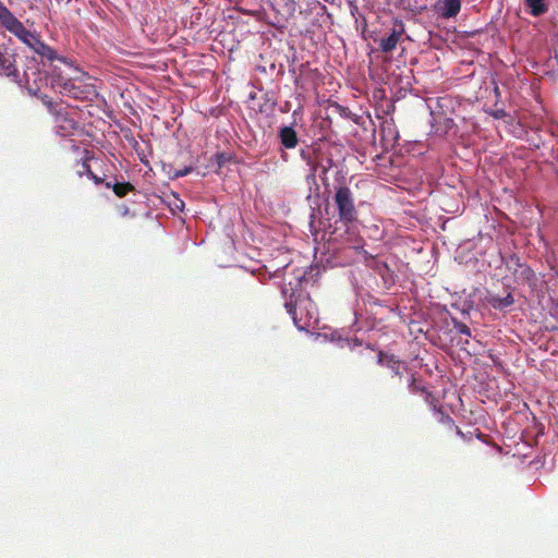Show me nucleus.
<instances>
[{
    "label": "nucleus",
    "mask_w": 558,
    "mask_h": 558,
    "mask_svg": "<svg viewBox=\"0 0 558 558\" xmlns=\"http://www.w3.org/2000/svg\"><path fill=\"white\" fill-rule=\"evenodd\" d=\"M68 69L76 75L64 73L58 65L52 70L50 83L54 90L81 101H90L97 97V88L87 73L81 72L72 63Z\"/></svg>",
    "instance_id": "1"
},
{
    "label": "nucleus",
    "mask_w": 558,
    "mask_h": 558,
    "mask_svg": "<svg viewBox=\"0 0 558 558\" xmlns=\"http://www.w3.org/2000/svg\"><path fill=\"white\" fill-rule=\"evenodd\" d=\"M502 263L506 269L512 274L513 280L519 286H529L531 289L537 287V277L535 271L518 254L510 253L502 256Z\"/></svg>",
    "instance_id": "2"
},
{
    "label": "nucleus",
    "mask_w": 558,
    "mask_h": 558,
    "mask_svg": "<svg viewBox=\"0 0 558 558\" xmlns=\"http://www.w3.org/2000/svg\"><path fill=\"white\" fill-rule=\"evenodd\" d=\"M386 371H389L391 374V380L396 383V385L400 387H405L407 389L413 391L415 378L414 374L411 373L409 365L405 361L398 359L395 354L390 353L386 350Z\"/></svg>",
    "instance_id": "3"
},
{
    "label": "nucleus",
    "mask_w": 558,
    "mask_h": 558,
    "mask_svg": "<svg viewBox=\"0 0 558 558\" xmlns=\"http://www.w3.org/2000/svg\"><path fill=\"white\" fill-rule=\"evenodd\" d=\"M339 220L348 225L356 219L357 211L354 205L352 191L345 186H339L333 196Z\"/></svg>",
    "instance_id": "4"
},
{
    "label": "nucleus",
    "mask_w": 558,
    "mask_h": 558,
    "mask_svg": "<svg viewBox=\"0 0 558 558\" xmlns=\"http://www.w3.org/2000/svg\"><path fill=\"white\" fill-rule=\"evenodd\" d=\"M462 8V0H437L432 5L434 14L441 20H452L458 16Z\"/></svg>",
    "instance_id": "5"
},
{
    "label": "nucleus",
    "mask_w": 558,
    "mask_h": 558,
    "mask_svg": "<svg viewBox=\"0 0 558 558\" xmlns=\"http://www.w3.org/2000/svg\"><path fill=\"white\" fill-rule=\"evenodd\" d=\"M25 87L33 96H38L43 84L47 83V75L36 68H27L24 72Z\"/></svg>",
    "instance_id": "6"
},
{
    "label": "nucleus",
    "mask_w": 558,
    "mask_h": 558,
    "mask_svg": "<svg viewBox=\"0 0 558 558\" xmlns=\"http://www.w3.org/2000/svg\"><path fill=\"white\" fill-rule=\"evenodd\" d=\"M32 49L41 58L47 59L48 61H58L65 65L66 68H71V62L65 58L60 57L54 49H52L49 45L41 41L40 37L37 38Z\"/></svg>",
    "instance_id": "7"
},
{
    "label": "nucleus",
    "mask_w": 558,
    "mask_h": 558,
    "mask_svg": "<svg viewBox=\"0 0 558 558\" xmlns=\"http://www.w3.org/2000/svg\"><path fill=\"white\" fill-rule=\"evenodd\" d=\"M390 114V107H386V154L389 150V142L391 141V150L393 155H400L401 148L400 146V136L399 131L397 130L396 125L393 123L389 122L388 116Z\"/></svg>",
    "instance_id": "8"
},
{
    "label": "nucleus",
    "mask_w": 558,
    "mask_h": 558,
    "mask_svg": "<svg viewBox=\"0 0 558 558\" xmlns=\"http://www.w3.org/2000/svg\"><path fill=\"white\" fill-rule=\"evenodd\" d=\"M9 33L19 38L23 44L28 46L31 49L34 46L35 41L39 37L38 34L27 29L24 24L17 20L9 29Z\"/></svg>",
    "instance_id": "9"
},
{
    "label": "nucleus",
    "mask_w": 558,
    "mask_h": 558,
    "mask_svg": "<svg viewBox=\"0 0 558 558\" xmlns=\"http://www.w3.org/2000/svg\"><path fill=\"white\" fill-rule=\"evenodd\" d=\"M0 73L11 77L14 82L20 81L19 71L15 65V54L8 51H0Z\"/></svg>",
    "instance_id": "10"
},
{
    "label": "nucleus",
    "mask_w": 558,
    "mask_h": 558,
    "mask_svg": "<svg viewBox=\"0 0 558 558\" xmlns=\"http://www.w3.org/2000/svg\"><path fill=\"white\" fill-rule=\"evenodd\" d=\"M284 307H286L288 314L293 319V323L298 329L305 330L307 327L311 326V319L313 318V316L310 313V311H307L306 318H304L303 316H299L298 310H296V304H293L292 302H287L284 304Z\"/></svg>",
    "instance_id": "11"
},
{
    "label": "nucleus",
    "mask_w": 558,
    "mask_h": 558,
    "mask_svg": "<svg viewBox=\"0 0 558 558\" xmlns=\"http://www.w3.org/2000/svg\"><path fill=\"white\" fill-rule=\"evenodd\" d=\"M280 143L287 149H293L299 143L298 134L292 126H283L278 133Z\"/></svg>",
    "instance_id": "12"
},
{
    "label": "nucleus",
    "mask_w": 558,
    "mask_h": 558,
    "mask_svg": "<svg viewBox=\"0 0 558 558\" xmlns=\"http://www.w3.org/2000/svg\"><path fill=\"white\" fill-rule=\"evenodd\" d=\"M487 302L494 310L502 312L514 304V298L509 292L505 296L489 295Z\"/></svg>",
    "instance_id": "13"
},
{
    "label": "nucleus",
    "mask_w": 558,
    "mask_h": 558,
    "mask_svg": "<svg viewBox=\"0 0 558 558\" xmlns=\"http://www.w3.org/2000/svg\"><path fill=\"white\" fill-rule=\"evenodd\" d=\"M525 10L535 17L542 16L548 11L546 0H524Z\"/></svg>",
    "instance_id": "14"
},
{
    "label": "nucleus",
    "mask_w": 558,
    "mask_h": 558,
    "mask_svg": "<svg viewBox=\"0 0 558 558\" xmlns=\"http://www.w3.org/2000/svg\"><path fill=\"white\" fill-rule=\"evenodd\" d=\"M19 19L0 0V26L8 31Z\"/></svg>",
    "instance_id": "15"
},
{
    "label": "nucleus",
    "mask_w": 558,
    "mask_h": 558,
    "mask_svg": "<svg viewBox=\"0 0 558 558\" xmlns=\"http://www.w3.org/2000/svg\"><path fill=\"white\" fill-rule=\"evenodd\" d=\"M57 122L62 123L59 125V128L64 131L63 135L76 130V128H77L76 121L74 119L68 117L66 112L65 113L58 112L57 113Z\"/></svg>",
    "instance_id": "16"
},
{
    "label": "nucleus",
    "mask_w": 558,
    "mask_h": 558,
    "mask_svg": "<svg viewBox=\"0 0 558 558\" xmlns=\"http://www.w3.org/2000/svg\"><path fill=\"white\" fill-rule=\"evenodd\" d=\"M385 303H386V310H389V314L391 316L397 317L402 322H405V319H404L405 314L403 312L407 310V307L401 308L400 306L396 305L395 299L392 296H389V298L386 296Z\"/></svg>",
    "instance_id": "17"
},
{
    "label": "nucleus",
    "mask_w": 558,
    "mask_h": 558,
    "mask_svg": "<svg viewBox=\"0 0 558 558\" xmlns=\"http://www.w3.org/2000/svg\"><path fill=\"white\" fill-rule=\"evenodd\" d=\"M106 186L108 189H112L118 197H124L129 192L134 190V186L130 182H117L114 184L107 182Z\"/></svg>",
    "instance_id": "18"
},
{
    "label": "nucleus",
    "mask_w": 558,
    "mask_h": 558,
    "mask_svg": "<svg viewBox=\"0 0 558 558\" xmlns=\"http://www.w3.org/2000/svg\"><path fill=\"white\" fill-rule=\"evenodd\" d=\"M435 416H436V420L439 423L446 424V425H449V426H454L456 429H457V434L458 435H462L461 429L458 426L454 425V421L452 420V417L449 414H447L442 410H436L435 411Z\"/></svg>",
    "instance_id": "19"
},
{
    "label": "nucleus",
    "mask_w": 558,
    "mask_h": 558,
    "mask_svg": "<svg viewBox=\"0 0 558 558\" xmlns=\"http://www.w3.org/2000/svg\"><path fill=\"white\" fill-rule=\"evenodd\" d=\"M451 307L460 311L461 314L465 317V316H469L470 313L473 311L474 303L472 300H465L462 303L453 302V303H451Z\"/></svg>",
    "instance_id": "20"
},
{
    "label": "nucleus",
    "mask_w": 558,
    "mask_h": 558,
    "mask_svg": "<svg viewBox=\"0 0 558 558\" xmlns=\"http://www.w3.org/2000/svg\"><path fill=\"white\" fill-rule=\"evenodd\" d=\"M89 157H85V159L82 162V170H78V175H83V173H86L96 184L102 183V179L98 175H96L88 165Z\"/></svg>",
    "instance_id": "21"
},
{
    "label": "nucleus",
    "mask_w": 558,
    "mask_h": 558,
    "mask_svg": "<svg viewBox=\"0 0 558 558\" xmlns=\"http://www.w3.org/2000/svg\"><path fill=\"white\" fill-rule=\"evenodd\" d=\"M451 323H452V325H453L454 330H456L458 333H460V335H464V336H468V337H471V329H470V327H469L466 324H464V323L460 322V320H459L457 317H454V316H451Z\"/></svg>",
    "instance_id": "22"
},
{
    "label": "nucleus",
    "mask_w": 558,
    "mask_h": 558,
    "mask_svg": "<svg viewBox=\"0 0 558 558\" xmlns=\"http://www.w3.org/2000/svg\"><path fill=\"white\" fill-rule=\"evenodd\" d=\"M299 0H278V4L283 7L284 13L291 15L298 8Z\"/></svg>",
    "instance_id": "23"
},
{
    "label": "nucleus",
    "mask_w": 558,
    "mask_h": 558,
    "mask_svg": "<svg viewBox=\"0 0 558 558\" xmlns=\"http://www.w3.org/2000/svg\"><path fill=\"white\" fill-rule=\"evenodd\" d=\"M399 39L400 38L395 36V34H389L386 36V54L396 48Z\"/></svg>",
    "instance_id": "24"
},
{
    "label": "nucleus",
    "mask_w": 558,
    "mask_h": 558,
    "mask_svg": "<svg viewBox=\"0 0 558 558\" xmlns=\"http://www.w3.org/2000/svg\"><path fill=\"white\" fill-rule=\"evenodd\" d=\"M390 34H395V36H398L400 38L404 34V24H403V22L395 19L393 27H392Z\"/></svg>",
    "instance_id": "25"
},
{
    "label": "nucleus",
    "mask_w": 558,
    "mask_h": 558,
    "mask_svg": "<svg viewBox=\"0 0 558 558\" xmlns=\"http://www.w3.org/2000/svg\"><path fill=\"white\" fill-rule=\"evenodd\" d=\"M45 106H47V108L49 109L50 112H52L54 110V104L52 101V99L46 95V94H40V92L38 93V96H37Z\"/></svg>",
    "instance_id": "26"
},
{
    "label": "nucleus",
    "mask_w": 558,
    "mask_h": 558,
    "mask_svg": "<svg viewBox=\"0 0 558 558\" xmlns=\"http://www.w3.org/2000/svg\"><path fill=\"white\" fill-rule=\"evenodd\" d=\"M392 61H389L387 58H386V68H385V71H386V85H388L389 87H391L392 85V82H391V78H390V73L393 74L395 71H392Z\"/></svg>",
    "instance_id": "27"
},
{
    "label": "nucleus",
    "mask_w": 558,
    "mask_h": 558,
    "mask_svg": "<svg viewBox=\"0 0 558 558\" xmlns=\"http://www.w3.org/2000/svg\"><path fill=\"white\" fill-rule=\"evenodd\" d=\"M375 58H379V52L378 51H372V53L369 54V59H371V68H369V71L371 73L375 72L376 69H375V64H374V59Z\"/></svg>",
    "instance_id": "28"
},
{
    "label": "nucleus",
    "mask_w": 558,
    "mask_h": 558,
    "mask_svg": "<svg viewBox=\"0 0 558 558\" xmlns=\"http://www.w3.org/2000/svg\"><path fill=\"white\" fill-rule=\"evenodd\" d=\"M192 171V167H184L183 169H180L175 171L174 177L180 178L189 174Z\"/></svg>",
    "instance_id": "29"
},
{
    "label": "nucleus",
    "mask_w": 558,
    "mask_h": 558,
    "mask_svg": "<svg viewBox=\"0 0 558 558\" xmlns=\"http://www.w3.org/2000/svg\"><path fill=\"white\" fill-rule=\"evenodd\" d=\"M392 2V0H386V4H390ZM407 3H408V0H396L393 2V4L397 7V8H405L407 7Z\"/></svg>",
    "instance_id": "30"
},
{
    "label": "nucleus",
    "mask_w": 558,
    "mask_h": 558,
    "mask_svg": "<svg viewBox=\"0 0 558 558\" xmlns=\"http://www.w3.org/2000/svg\"><path fill=\"white\" fill-rule=\"evenodd\" d=\"M377 132H378L379 142L384 143V121L379 122Z\"/></svg>",
    "instance_id": "31"
},
{
    "label": "nucleus",
    "mask_w": 558,
    "mask_h": 558,
    "mask_svg": "<svg viewBox=\"0 0 558 558\" xmlns=\"http://www.w3.org/2000/svg\"><path fill=\"white\" fill-rule=\"evenodd\" d=\"M385 278H386V286H387L389 280L390 279L392 280V271L390 270V268L388 267L387 264H386V275H385Z\"/></svg>",
    "instance_id": "32"
},
{
    "label": "nucleus",
    "mask_w": 558,
    "mask_h": 558,
    "mask_svg": "<svg viewBox=\"0 0 558 558\" xmlns=\"http://www.w3.org/2000/svg\"><path fill=\"white\" fill-rule=\"evenodd\" d=\"M397 181H398L396 183L397 187H400V189L405 190V191H410L412 189L411 186L403 185V181L401 179H398Z\"/></svg>",
    "instance_id": "33"
},
{
    "label": "nucleus",
    "mask_w": 558,
    "mask_h": 558,
    "mask_svg": "<svg viewBox=\"0 0 558 558\" xmlns=\"http://www.w3.org/2000/svg\"><path fill=\"white\" fill-rule=\"evenodd\" d=\"M385 193L386 198H392V195L396 194V191L392 187L386 186Z\"/></svg>",
    "instance_id": "34"
},
{
    "label": "nucleus",
    "mask_w": 558,
    "mask_h": 558,
    "mask_svg": "<svg viewBox=\"0 0 558 558\" xmlns=\"http://www.w3.org/2000/svg\"><path fill=\"white\" fill-rule=\"evenodd\" d=\"M505 114H506L505 110L499 109V110H496V111L494 112V114H493V116H494L496 119H499V118H502Z\"/></svg>",
    "instance_id": "35"
},
{
    "label": "nucleus",
    "mask_w": 558,
    "mask_h": 558,
    "mask_svg": "<svg viewBox=\"0 0 558 558\" xmlns=\"http://www.w3.org/2000/svg\"><path fill=\"white\" fill-rule=\"evenodd\" d=\"M328 162H329V166H328V167H327V166H323V167H322V173H323V174H326V173H327V171H328V169H329V167H331V163H332L331 159H329V160H328Z\"/></svg>",
    "instance_id": "36"
},
{
    "label": "nucleus",
    "mask_w": 558,
    "mask_h": 558,
    "mask_svg": "<svg viewBox=\"0 0 558 558\" xmlns=\"http://www.w3.org/2000/svg\"><path fill=\"white\" fill-rule=\"evenodd\" d=\"M389 162H390L391 167H399V166H400V163H399L398 161H396V160L392 158V156H391V157H389Z\"/></svg>",
    "instance_id": "37"
},
{
    "label": "nucleus",
    "mask_w": 558,
    "mask_h": 558,
    "mask_svg": "<svg viewBox=\"0 0 558 558\" xmlns=\"http://www.w3.org/2000/svg\"><path fill=\"white\" fill-rule=\"evenodd\" d=\"M377 359H378V363H381L383 359H384V352L381 350H378L377 352Z\"/></svg>",
    "instance_id": "38"
},
{
    "label": "nucleus",
    "mask_w": 558,
    "mask_h": 558,
    "mask_svg": "<svg viewBox=\"0 0 558 558\" xmlns=\"http://www.w3.org/2000/svg\"><path fill=\"white\" fill-rule=\"evenodd\" d=\"M445 121H446V128H449L450 125L453 124V120L450 118H447Z\"/></svg>",
    "instance_id": "39"
},
{
    "label": "nucleus",
    "mask_w": 558,
    "mask_h": 558,
    "mask_svg": "<svg viewBox=\"0 0 558 558\" xmlns=\"http://www.w3.org/2000/svg\"><path fill=\"white\" fill-rule=\"evenodd\" d=\"M389 178H396V175H395V174H388V173H386L385 182H388V181H389Z\"/></svg>",
    "instance_id": "40"
},
{
    "label": "nucleus",
    "mask_w": 558,
    "mask_h": 558,
    "mask_svg": "<svg viewBox=\"0 0 558 558\" xmlns=\"http://www.w3.org/2000/svg\"><path fill=\"white\" fill-rule=\"evenodd\" d=\"M484 437H485V436H484L482 433H480V434L477 435V439H480L481 441H485V440H484Z\"/></svg>",
    "instance_id": "41"
},
{
    "label": "nucleus",
    "mask_w": 558,
    "mask_h": 558,
    "mask_svg": "<svg viewBox=\"0 0 558 558\" xmlns=\"http://www.w3.org/2000/svg\"><path fill=\"white\" fill-rule=\"evenodd\" d=\"M379 46L384 48V39H380Z\"/></svg>",
    "instance_id": "42"
}]
</instances>
